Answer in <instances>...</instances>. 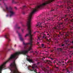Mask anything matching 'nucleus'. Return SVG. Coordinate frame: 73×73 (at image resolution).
Segmentation results:
<instances>
[{"label": "nucleus", "mask_w": 73, "mask_h": 73, "mask_svg": "<svg viewBox=\"0 0 73 73\" xmlns=\"http://www.w3.org/2000/svg\"><path fill=\"white\" fill-rule=\"evenodd\" d=\"M8 16H9V15L8 14H7L6 15V17H8Z\"/></svg>", "instance_id": "nucleus-39"}, {"label": "nucleus", "mask_w": 73, "mask_h": 73, "mask_svg": "<svg viewBox=\"0 0 73 73\" xmlns=\"http://www.w3.org/2000/svg\"><path fill=\"white\" fill-rule=\"evenodd\" d=\"M72 48H73V46H72Z\"/></svg>", "instance_id": "nucleus-49"}, {"label": "nucleus", "mask_w": 73, "mask_h": 73, "mask_svg": "<svg viewBox=\"0 0 73 73\" xmlns=\"http://www.w3.org/2000/svg\"><path fill=\"white\" fill-rule=\"evenodd\" d=\"M62 46H64V44H62Z\"/></svg>", "instance_id": "nucleus-38"}, {"label": "nucleus", "mask_w": 73, "mask_h": 73, "mask_svg": "<svg viewBox=\"0 0 73 73\" xmlns=\"http://www.w3.org/2000/svg\"><path fill=\"white\" fill-rule=\"evenodd\" d=\"M71 62V61H70V60H69L67 62V63H69V62Z\"/></svg>", "instance_id": "nucleus-34"}, {"label": "nucleus", "mask_w": 73, "mask_h": 73, "mask_svg": "<svg viewBox=\"0 0 73 73\" xmlns=\"http://www.w3.org/2000/svg\"><path fill=\"white\" fill-rule=\"evenodd\" d=\"M64 65V64H63V65Z\"/></svg>", "instance_id": "nucleus-56"}, {"label": "nucleus", "mask_w": 73, "mask_h": 73, "mask_svg": "<svg viewBox=\"0 0 73 73\" xmlns=\"http://www.w3.org/2000/svg\"><path fill=\"white\" fill-rule=\"evenodd\" d=\"M44 48H46V47L45 46L44 47Z\"/></svg>", "instance_id": "nucleus-50"}, {"label": "nucleus", "mask_w": 73, "mask_h": 73, "mask_svg": "<svg viewBox=\"0 0 73 73\" xmlns=\"http://www.w3.org/2000/svg\"><path fill=\"white\" fill-rule=\"evenodd\" d=\"M38 73H40V72H38Z\"/></svg>", "instance_id": "nucleus-61"}, {"label": "nucleus", "mask_w": 73, "mask_h": 73, "mask_svg": "<svg viewBox=\"0 0 73 73\" xmlns=\"http://www.w3.org/2000/svg\"><path fill=\"white\" fill-rule=\"evenodd\" d=\"M30 67H31L32 69V70L31 69L29 68H28V69L29 70H30L31 71H34V69L36 68H37V66L36 64H33L32 66H30Z\"/></svg>", "instance_id": "nucleus-5"}, {"label": "nucleus", "mask_w": 73, "mask_h": 73, "mask_svg": "<svg viewBox=\"0 0 73 73\" xmlns=\"http://www.w3.org/2000/svg\"><path fill=\"white\" fill-rule=\"evenodd\" d=\"M66 70L67 71V72L68 73H73V71H72L71 72H69V70H68V69H66Z\"/></svg>", "instance_id": "nucleus-17"}, {"label": "nucleus", "mask_w": 73, "mask_h": 73, "mask_svg": "<svg viewBox=\"0 0 73 73\" xmlns=\"http://www.w3.org/2000/svg\"><path fill=\"white\" fill-rule=\"evenodd\" d=\"M24 29H21V31L22 33H24Z\"/></svg>", "instance_id": "nucleus-28"}, {"label": "nucleus", "mask_w": 73, "mask_h": 73, "mask_svg": "<svg viewBox=\"0 0 73 73\" xmlns=\"http://www.w3.org/2000/svg\"><path fill=\"white\" fill-rule=\"evenodd\" d=\"M66 25H68V24L67 23V24H66Z\"/></svg>", "instance_id": "nucleus-58"}, {"label": "nucleus", "mask_w": 73, "mask_h": 73, "mask_svg": "<svg viewBox=\"0 0 73 73\" xmlns=\"http://www.w3.org/2000/svg\"><path fill=\"white\" fill-rule=\"evenodd\" d=\"M58 36V37H59V36Z\"/></svg>", "instance_id": "nucleus-64"}, {"label": "nucleus", "mask_w": 73, "mask_h": 73, "mask_svg": "<svg viewBox=\"0 0 73 73\" xmlns=\"http://www.w3.org/2000/svg\"><path fill=\"white\" fill-rule=\"evenodd\" d=\"M64 5H61L60 6L57 5L60 8H63L64 7L66 8V9L69 10V9H70L71 7L70 6H72V4H73V0L70 1H64Z\"/></svg>", "instance_id": "nucleus-3"}, {"label": "nucleus", "mask_w": 73, "mask_h": 73, "mask_svg": "<svg viewBox=\"0 0 73 73\" xmlns=\"http://www.w3.org/2000/svg\"><path fill=\"white\" fill-rule=\"evenodd\" d=\"M42 7H36L35 9L33 10L31 12L29 13V15L27 16V19L28 21L27 23V30L29 31V33L27 34L25 36V37H26L28 36H29L30 38V42L29 43H25L24 42H23V44L24 45V49H27V45H29V46L27 48L28 50H22L21 51H19L15 52L13 54H12L10 56L9 58L6 61L7 62H9L11 60L13 59H14L16 60L17 58H18L19 57V54H26L28 53L29 51H30L31 50H32V43H33V42H32V36H33V35H32V33L31 29V20L32 19V16L33 15L34 13L36 12V11H38L39 9H41L42 8Z\"/></svg>", "instance_id": "nucleus-1"}, {"label": "nucleus", "mask_w": 73, "mask_h": 73, "mask_svg": "<svg viewBox=\"0 0 73 73\" xmlns=\"http://www.w3.org/2000/svg\"><path fill=\"white\" fill-rule=\"evenodd\" d=\"M66 44H67V42H66Z\"/></svg>", "instance_id": "nucleus-51"}, {"label": "nucleus", "mask_w": 73, "mask_h": 73, "mask_svg": "<svg viewBox=\"0 0 73 73\" xmlns=\"http://www.w3.org/2000/svg\"><path fill=\"white\" fill-rule=\"evenodd\" d=\"M51 60H53V58H51Z\"/></svg>", "instance_id": "nucleus-46"}, {"label": "nucleus", "mask_w": 73, "mask_h": 73, "mask_svg": "<svg viewBox=\"0 0 73 73\" xmlns=\"http://www.w3.org/2000/svg\"><path fill=\"white\" fill-rule=\"evenodd\" d=\"M71 18H72V17H71Z\"/></svg>", "instance_id": "nucleus-62"}, {"label": "nucleus", "mask_w": 73, "mask_h": 73, "mask_svg": "<svg viewBox=\"0 0 73 73\" xmlns=\"http://www.w3.org/2000/svg\"><path fill=\"white\" fill-rule=\"evenodd\" d=\"M45 63H47V62H52L51 61L49 60H46L44 61Z\"/></svg>", "instance_id": "nucleus-16"}, {"label": "nucleus", "mask_w": 73, "mask_h": 73, "mask_svg": "<svg viewBox=\"0 0 73 73\" xmlns=\"http://www.w3.org/2000/svg\"><path fill=\"white\" fill-rule=\"evenodd\" d=\"M68 69V68H66V69H65V70H64V69H63V70H63V71H65V70L66 71H67L66 70V69Z\"/></svg>", "instance_id": "nucleus-33"}, {"label": "nucleus", "mask_w": 73, "mask_h": 73, "mask_svg": "<svg viewBox=\"0 0 73 73\" xmlns=\"http://www.w3.org/2000/svg\"><path fill=\"white\" fill-rule=\"evenodd\" d=\"M47 41L48 42H50L51 41V38H49V39H47Z\"/></svg>", "instance_id": "nucleus-23"}, {"label": "nucleus", "mask_w": 73, "mask_h": 73, "mask_svg": "<svg viewBox=\"0 0 73 73\" xmlns=\"http://www.w3.org/2000/svg\"><path fill=\"white\" fill-rule=\"evenodd\" d=\"M57 15H54V17H57Z\"/></svg>", "instance_id": "nucleus-45"}, {"label": "nucleus", "mask_w": 73, "mask_h": 73, "mask_svg": "<svg viewBox=\"0 0 73 73\" xmlns=\"http://www.w3.org/2000/svg\"><path fill=\"white\" fill-rule=\"evenodd\" d=\"M17 33H18V35L19 36V38H20V40H21V41H23V42L24 41V38H22V37H21V35L19 33V31H17Z\"/></svg>", "instance_id": "nucleus-9"}, {"label": "nucleus", "mask_w": 73, "mask_h": 73, "mask_svg": "<svg viewBox=\"0 0 73 73\" xmlns=\"http://www.w3.org/2000/svg\"><path fill=\"white\" fill-rule=\"evenodd\" d=\"M22 14L23 15H25V12L24 11H23L22 12Z\"/></svg>", "instance_id": "nucleus-32"}, {"label": "nucleus", "mask_w": 73, "mask_h": 73, "mask_svg": "<svg viewBox=\"0 0 73 73\" xmlns=\"http://www.w3.org/2000/svg\"><path fill=\"white\" fill-rule=\"evenodd\" d=\"M38 24L36 25V27H37V28H42V26H41V24L42 23H37Z\"/></svg>", "instance_id": "nucleus-10"}, {"label": "nucleus", "mask_w": 73, "mask_h": 73, "mask_svg": "<svg viewBox=\"0 0 73 73\" xmlns=\"http://www.w3.org/2000/svg\"><path fill=\"white\" fill-rule=\"evenodd\" d=\"M71 43H72V44H73V40H72V41L71 42Z\"/></svg>", "instance_id": "nucleus-37"}, {"label": "nucleus", "mask_w": 73, "mask_h": 73, "mask_svg": "<svg viewBox=\"0 0 73 73\" xmlns=\"http://www.w3.org/2000/svg\"><path fill=\"white\" fill-rule=\"evenodd\" d=\"M18 25H15V28H17L18 29H20L21 28V27H18Z\"/></svg>", "instance_id": "nucleus-15"}, {"label": "nucleus", "mask_w": 73, "mask_h": 73, "mask_svg": "<svg viewBox=\"0 0 73 73\" xmlns=\"http://www.w3.org/2000/svg\"><path fill=\"white\" fill-rule=\"evenodd\" d=\"M46 20L47 21H50V20H51V19H46Z\"/></svg>", "instance_id": "nucleus-25"}, {"label": "nucleus", "mask_w": 73, "mask_h": 73, "mask_svg": "<svg viewBox=\"0 0 73 73\" xmlns=\"http://www.w3.org/2000/svg\"><path fill=\"white\" fill-rule=\"evenodd\" d=\"M27 61L30 62H31L32 63H33V59H32L27 58Z\"/></svg>", "instance_id": "nucleus-11"}, {"label": "nucleus", "mask_w": 73, "mask_h": 73, "mask_svg": "<svg viewBox=\"0 0 73 73\" xmlns=\"http://www.w3.org/2000/svg\"><path fill=\"white\" fill-rule=\"evenodd\" d=\"M43 70H44V71H46V68H45L44 67L43 69Z\"/></svg>", "instance_id": "nucleus-26"}, {"label": "nucleus", "mask_w": 73, "mask_h": 73, "mask_svg": "<svg viewBox=\"0 0 73 73\" xmlns=\"http://www.w3.org/2000/svg\"><path fill=\"white\" fill-rule=\"evenodd\" d=\"M1 7V8H2V7Z\"/></svg>", "instance_id": "nucleus-63"}, {"label": "nucleus", "mask_w": 73, "mask_h": 73, "mask_svg": "<svg viewBox=\"0 0 73 73\" xmlns=\"http://www.w3.org/2000/svg\"><path fill=\"white\" fill-rule=\"evenodd\" d=\"M41 46H42V48H43V47H44V44H41Z\"/></svg>", "instance_id": "nucleus-30"}, {"label": "nucleus", "mask_w": 73, "mask_h": 73, "mask_svg": "<svg viewBox=\"0 0 73 73\" xmlns=\"http://www.w3.org/2000/svg\"><path fill=\"white\" fill-rule=\"evenodd\" d=\"M42 25H45L43 24Z\"/></svg>", "instance_id": "nucleus-57"}, {"label": "nucleus", "mask_w": 73, "mask_h": 73, "mask_svg": "<svg viewBox=\"0 0 73 73\" xmlns=\"http://www.w3.org/2000/svg\"><path fill=\"white\" fill-rule=\"evenodd\" d=\"M54 9L53 10H52L51 11H54Z\"/></svg>", "instance_id": "nucleus-41"}, {"label": "nucleus", "mask_w": 73, "mask_h": 73, "mask_svg": "<svg viewBox=\"0 0 73 73\" xmlns=\"http://www.w3.org/2000/svg\"><path fill=\"white\" fill-rule=\"evenodd\" d=\"M69 33L68 32L66 33V36H69Z\"/></svg>", "instance_id": "nucleus-20"}, {"label": "nucleus", "mask_w": 73, "mask_h": 73, "mask_svg": "<svg viewBox=\"0 0 73 73\" xmlns=\"http://www.w3.org/2000/svg\"><path fill=\"white\" fill-rule=\"evenodd\" d=\"M60 33V35H61V36L63 35V34H62L61 33Z\"/></svg>", "instance_id": "nucleus-35"}, {"label": "nucleus", "mask_w": 73, "mask_h": 73, "mask_svg": "<svg viewBox=\"0 0 73 73\" xmlns=\"http://www.w3.org/2000/svg\"><path fill=\"white\" fill-rule=\"evenodd\" d=\"M62 24V23H60L58 25H55L54 27V29H60L61 27L60 25Z\"/></svg>", "instance_id": "nucleus-7"}, {"label": "nucleus", "mask_w": 73, "mask_h": 73, "mask_svg": "<svg viewBox=\"0 0 73 73\" xmlns=\"http://www.w3.org/2000/svg\"><path fill=\"white\" fill-rule=\"evenodd\" d=\"M11 49H12L13 50V49L12 48V47L11 46Z\"/></svg>", "instance_id": "nucleus-44"}, {"label": "nucleus", "mask_w": 73, "mask_h": 73, "mask_svg": "<svg viewBox=\"0 0 73 73\" xmlns=\"http://www.w3.org/2000/svg\"><path fill=\"white\" fill-rule=\"evenodd\" d=\"M69 69H72V66H70L69 67Z\"/></svg>", "instance_id": "nucleus-31"}, {"label": "nucleus", "mask_w": 73, "mask_h": 73, "mask_svg": "<svg viewBox=\"0 0 73 73\" xmlns=\"http://www.w3.org/2000/svg\"><path fill=\"white\" fill-rule=\"evenodd\" d=\"M59 62L60 64H61V63H64V62L62 61H61V62Z\"/></svg>", "instance_id": "nucleus-29"}, {"label": "nucleus", "mask_w": 73, "mask_h": 73, "mask_svg": "<svg viewBox=\"0 0 73 73\" xmlns=\"http://www.w3.org/2000/svg\"><path fill=\"white\" fill-rule=\"evenodd\" d=\"M41 20L42 22V23H45V18L41 19Z\"/></svg>", "instance_id": "nucleus-14"}, {"label": "nucleus", "mask_w": 73, "mask_h": 73, "mask_svg": "<svg viewBox=\"0 0 73 73\" xmlns=\"http://www.w3.org/2000/svg\"><path fill=\"white\" fill-rule=\"evenodd\" d=\"M7 62V61H5L0 66V73H2V70H4L6 69L5 68V65L8 62Z\"/></svg>", "instance_id": "nucleus-4"}, {"label": "nucleus", "mask_w": 73, "mask_h": 73, "mask_svg": "<svg viewBox=\"0 0 73 73\" xmlns=\"http://www.w3.org/2000/svg\"><path fill=\"white\" fill-rule=\"evenodd\" d=\"M9 33H7L5 36V37L7 40L8 42L11 41V40L9 38Z\"/></svg>", "instance_id": "nucleus-8"}, {"label": "nucleus", "mask_w": 73, "mask_h": 73, "mask_svg": "<svg viewBox=\"0 0 73 73\" xmlns=\"http://www.w3.org/2000/svg\"><path fill=\"white\" fill-rule=\"evenodd\" d=\"M9 45V44H5V46H8V45Z\"/></svg>", "instance_id": "nucleus-27"}, {"label": "nucleus", "mask_w": 73, "mask_h": 73, "mask_svg": "<svg viewBox=\"0 0 73 73\" xmlns=\"http://www.w3.org/2000/svg\"><path fill=\"white\" fill-rule=\"evenodd\" d=\"M53 51H54V50H51V52H53Z\"/></svg>", "instance_id": "nucleus-36"}, {"label": "nucleus", "mask_w": 73, "mask_h": 73, "mask_svg": "<svg viewBox=\"0 0 73 73\" xmlns=\"http://www.w3.org/2000/svg\"><path fill=\"white\" fill-rule=\"evenodd\" d=\"M36 52V53H37V52Z\"/></svg>", "instance_id": "nucleus-60"}, {"label": "nucleus", "mask_w": 73, "mask_h": 73, "mask_svg": "<svg viewBox=\"0 0 73 73\" xmlns=\"http://www.w3.org/2000/svg\"><path fill=\"white\" fill-rule=\"evenodd\" d=\"M34 72H36V73H38L37 72V70L36 69H35V70H34Z\"/></svg>", "instance_id": "nucleus-24"}, {"label": "nucleus", "mask_w": 73, "mask_h": 73, "mask_svg": "<svg viewBox=\"0 0 73 73\" xmlns=\"http://www.w3.org/2000/svg\"><path fill=\"white\" fill-rule=\"evenodd\" d=\"M38 44H39V42H38Z\"/></svg>", "instance_id": "nucleus-52"}, {"label": "nucleus", "mask_w": 73, "mask_h": 73, "mask_svg": "<svg viewBox=\"0 0 73 73\" xmlns=\"http://www.w3.org/2000/svg\"><path fill=\"white\" fill-rule=\"evenodd\" d=\"M26 8H27V7H26V6H24L22 7V8L21 7L20 9H24Z\"/></svg>", "instance_id": "nucleus-18"}, {"label": "nucleus", "mask_w": 73, "mask_h": 73, "mask_svg": "<svg viewBox=\"0 0 73 73\" xmlns=\"http://www.w3.org/2000/svg\"><path fill=\"white\" fill-rule=\"evenodd\" d=\"M43 58H44V59H45V57H43Z\"/></svg>", "instance_id": "nucleus-48"}, {"label": "nucleus", "mask_w": 73, "mask_h": 73, "mask_svg": "<svg viewBox=\"0 0 73 73\" xmlns=\"http://www.w3.org/2000/svg\"><path fill=\"white\" fill-rule=\"evenodd\" d=\"M41 35H43V38H45V39H47V38H46V35L44 34L43 33H42L40 34V36L38 37V39L37 40H39V41H40L41 40L40 38H41Z\"/></svg>", "instance_id": "nucleus-6"}, {"label": "nucleus", "mask_w": 73, "mask_h": 73, "mask_svg": "<svg viewBox=\"0 0 73 73\" xmlns=\"http://www.w3.org/2000/svg\"><path fill=\"white\" fill-rule=\"evenodd\" d=\"M66 16H67V15H64V17H62V19H64V18H65L66 17Z\"/></svg>", "instance_id": "nucleus-21"}, {"label": "nucleus", "mask_w": 73, "mask_h": 73, "mask_svg": "<svg viewBox=\"0 0 73 73\" xmlns=\"http://www.w3.org/2000/svg\"><path fill=\"white\" fill-rule=\"evenodd\" d=\"M57 65H58V63H57Z\"/></svg>", "instance_id": "nucleus-54"}, {"label": "nucleus", "mask_w": 73, "mask_h": 73, "mask_svg": "<svg viewBox=\"0 0 73 73\" xmlns=\"http://www.w3.org/2000/svg\"><path fill=\"white\" fill-rule=\"evenodd\" d=\"M15 9H17V7H15Z\"/></svg>", "instance_id": "nucleus-42"}, {"label": "nucleus", "mask_w": 73, "mask_h": 73, "mask_svg": "<svg viewBox=\"0 0 73 73\" xmlns=\"http://www.w3.org/2000/svg\"><path fill=\"white\" fill-rule=\"evenodd\" d=\"M39 17H38V18H39Z\"/></svg>", "instance_id": "nucleus-55"}, {"label": "nucleus", "mask_w": 73, "mask_h": 73, "mask_svg": "<svg viewBox=\"0 0 73 73\" xmlns=\"http://www.w3.org/2000/svg\"><path fill=\"white\" fill-rule=\"evenodd\" d=\"M6 49H7V48H4L3 50V51H0V55H1V54H2V53H3L4 52V51L6 50Z\"/></svg>", "instance_id": "nucleus-12"}, {"label": "nucleus", "mask_w": 73, "mask_h": 73, "mask_svg": "<svg viewBox=\"0 0 73 73\" xmlns=\"http://www.w3.org/2000/svg\"><path fill=\"white\" fill-rule=\"evenodd\" d=\"M4 5L5 6V10L4 9H3V11L4 12H6L8 13H9L10 17L13 16L15 15V12L13 11V8L11 6H9L8 8V6L5 3H4Z\"/></svg>", "instance_id": "nucleus-2"}, {"label": "nucleus", "mask_w": 73, "mask_h": 73, "mask_svg": "<svg viewBox=\"0 0 73 73\" xmlns=\"http://www.w3.org/2000/svg\"><path fill=\"white\" fill-rule=\"evenodd\" d=\"M22 25L23 27H25V25Z\"/></svg>", "instance_id": "nucleus-40"}, {"label": "nucleus", "mask_w": 73, "mask_h": 73, "mask_svg": "<svg viewBox=\"0 0 73 73\" xmlns=\"http://www.w3.org/2000/svg\"><path fill=\"white\" fill-rule=\"evenodd\" d=\"M16 44H15L14 45V47H16Z\"/></svg>", "instance_id": "nucleus-43"}, {"label": "nucleus", "mask_w": 73, "mask_h": 73, "mask_svg": "<svg viewBox=\"0 0 73 73\" xmlns=\"http://www.w3.org/2000/svg\"><path fill=\"white\" fill-rule=\"evenodd\" d=\"M64 20L65 21H68V18H66V19H64Z\"/></svg>", "instance_id": "nucleus-22"}, {"label": "nucleus", "mask_w": 73, "mask_h": 73, "mask_svg": "<svg viewBox=\"0 0 73 73\" xmlns=\"http://www.w3.org/2000/svg\"><path fill=\"white\" fill-rule=\"evenodd\" d=\"M64 47H63V48H57V50H59V51H62V50H64Z\"/></svg>", "instance_id": "nucleus-13"}, {"label": "nucleus", "mask_w": 73, "mask_h": 73, "mask_svg": "<svg viewBox=\"0 0 73 73\" xmlns=\"http://www.w3.org/2000/svg\"><path fill=\"white\" fill-rule=\"evenodd\" d=\"M35 33H36V32H34Z\"/></svg>", "instance_id": "nucleus-59"}, {"label": "nucleus", "mask_w": 73, "mask_h": 73, "mask_svg": "<svg viewBox=\"0 0 73 73\" xmlns=\"http://www.w3.org/2000/svg\"><path fill=\"white\" fill-rule=\"evenodd\" d=\"M42 60L43 61V60H44V59H43V58H42Z\"/></svg>", "instance_id": "nucleus-47"}, {"label": "nucleus", "mask_w": 73, "mask_h": 73, "mask_svg": "<svg viewBox=\"0 0 73 73\" xmlns=\"http://www.w3.org/2000/svg\"><path fill=\"white\" fill-rule=\"evenodd\" d=\"M12 3L13 4H17V2L15 1L14 0H12Z\"/></svg>", "instance_id": "nucleus-19"}, {"label": "nucleus", "mask_w": 73, "mask_h": 73, "mask_svg": "<svg viewBox=\"0 0 73 73\" xmlns=\"http://www.w3.org/2000/svg\"><path fill=\"white\" fill-rule=\"evenodd\" d=\"M39 63H39V62H38V64H39Z\"/></svg>", "instance_id": "nucleus-53"}]
</instances>
